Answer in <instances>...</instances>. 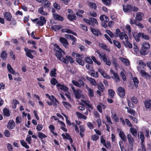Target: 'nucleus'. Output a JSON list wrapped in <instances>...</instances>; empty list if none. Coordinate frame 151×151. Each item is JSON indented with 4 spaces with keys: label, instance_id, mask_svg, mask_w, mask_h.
<instances>
[{
    "label": "nucleus",
    "instance_id": "obj_1",
    "mask_svg": "<svg viewBox=\"0 0 151 151\" xmlns=\"http://www.w3.org/2000/svg\"><path fill=\"white\" fill-rule=\"evenodd\" d=\"M95 52L99 55V58L100 59H102L104 62L105 63L106 65L109 66L111 65V61L109 59L107 58L106 53L100 52L99 50H97Z\"/></svg>",
    "mask_w": 151,
    "mask_h": 151
},
{
    "label": "nucleus",
    "instance_id": "obj_2",
    "mask_svg": "<svg viewBox=\"0 0 151 151\" xmlns=\"http://www.w3.org/2000/svg\"><path fill=\"white\" fill-rule=\"evenodd\" d=\"M72 55L73 57H76L75 60L76 61L79 65L83 66L84 65V61L82 60L84 58V56L83 55L73 52L72 53Z\"/></svg>",
    "mask_w": 151,
    "mask_h": 151
},
{
    "label": "nucleus",
    "instance_id": "obj_3",
    "mask_svg": "<svg viewBox=\"0 0 151 151\" xmlns=\"http://www.w3.org/2000/svg\"><path fill=\"white\" fill-rule=\"evenodd\" d=\"M62 49L61 50H56L55 55L58 59L62 61L64 63L68 64V61L65 58H63L62 56Z\"/></svg>",
    "mask_w": 151,
    "mask_h": 151
},
{
    "label": "nucleus",
    "instance_id": "obj_4",
    "mask_svg": "<svg viewBox=\"0 0 151 151\" xmlns=\"http://www.w3.org/2000/svg\"><path fill=\"white\" fill-rule=\"evenodd\" d=\"M71 88L77 99H80L81 97L84 98V96L81 94L82 91L81 90L79 89H76L73 86H71Z\"/></svg>",
    "mask_w": 151,
    "mask_h": 151
},
{
    "label": "nucleus",
    "instance_id": "obj_5",
    "mask_svg": "<svg viewBox=\"0 0 151 151\" xmlns=\"http://www.w3.org/2000/svg\"><path fill=\"white\" fill-rule=\"evenodd\" d=\"M123 8L124 11L126 13H130L132 11L133 6L129 4L123 5Z\"/></svg>",
    "mask_w": 151,
    "mask_h": 151
},
{
    "label": "nucleus",
    "instance_id": "obj_6",
    "mask_svg": "<svg viewBox=\"0 0 151 151\" xmlns=\"http://www.w3.org/2000/svg\"><path fill=\"white\" fill-rule=\"evenodd\" d=\"M46 22V20L45 17L42 16H40L39 17V20L36 22V24L39 26H42L45 24Z\"/></svg>",
    "mask_w": 151,
    "mask_h": 151
},
{
    "label": "nucleus",
    "instance_id": "obj_7",
    "mask_svg": "<svg viewBox=\"0 0 151 151\" xmlns=\"http://www.w3.org/2000/svg\"><path fill=\"white\" fill-rule=\"evenodd\" d=\"M118 93L120 97L123 98L125 94L124 89L122 87H119L118 88Z\"/></svg>",
    "mask_w": 151,
    "mask_h": 151
},
{
    "label": "nucleus",
    "instance_id": "obj_8",
    "mask_svg": "<svg viewBox=\"0 0 151 151\" xmlns=\"http://www.w3.org/2000/svg\"><path fill=\"white\" fill-rule=\"evenodd\" d=\"M42 2H44L43 6L44 8H49L48 12L50 11V10L51 8V7H50L51 4V3L47 0H43Z\"/></svg>",
    "mask_w": 151,
    "mask_h": 151
},
{
    "label": "nucleus",
    "instance_id": "obj_9",
    "mask_svg": "<svg viewBox=\"0 0 151 151\" xmlns=\"http://www.w3.org/2000/svg\"><path fill=\"white\" fill-rule=\"evenodd\" d=\"M15 127V124L13 120H10L7 123V127L9 129H13Z\"/></svg>",
    "mask_w": 151,
    "mask_h": 151
},
{
    "label": "nucleus",
    "instance_id": "obj_10",
    "mask_svg": "<svg viewBox=\"0 0 151 151\" xmlns=\"http://www.w3.org/2000/svg\"><path fill=\"white\" fill-rule=\"evenodd\" d=\"M59 40L60 42L63 44V46L65 48H66L67 46L69 45V43L67 39L63 37H60Z\"/></svg>",
    "mask_w": 151,
    "mask_h": 151
},
{
    "label": "nucleus",
    "instance_id": "obj_11",
    "mask_svg": "<svg viewBox=\"0 0 151 151\" xmlns=\"http://www.w3.org/2000/svg\"><path fill=\"white\" fill-rule=\"evenodd\" d=\"M56 87H60V89L61 90H63L65 92L68 91L69 89L68 87L65 86L64 85L61 84L59 83L57 84Z\"/></svg>",
    "mask_w": 151,
    "mask_h": 151
},
{
    "label": "nucleus",
    "instance_id": "obj_12",
    "mask_svg": "<svg viewBox=\"0 0 151 151\" xmlns=\"http://www.w3.org/2000/svg\"><path fill=\"white\" fill-rule=\"evenodd\" d=\"M4 18L6 19L7 21H10L12 18V16L10 12H5L4 14Z\"/></svg>",
    "mask_w": 151,
    "mask_h": 151
},
{
    "label": "nucleus",
    "instance_id": "obj_13",
    "mask_svg": "<svg viewBox=\"0 0 151 151\" xmlns=\"http://www.w3.org/2000/svg\"><path fill=\"white\" fill-rule=\"evenodd\" d=\"M91 31L95 35L98 36L99 35H101L102 34L101 32L97 29H95L94 28H91Z\"/></svg>",
    "mask_w": 151,
    "mask_h": 151
},
{
    "label": "nucleus",
    "instance_id": "obj_14",
    "mask_svg": "<svg viewBox=\"0 0 151 151\" xmlns=\"http://www.w3.org/2000/svg\"><path fill=\"white\" fill-rule=\"evenodd\" d=\"M144 103L146 109H150L151 108V100L147 99L145 101Z\"/></svg>",
    "mask_w": 151,
    "mask_h": 151
},
{
    "label": "nucleus",
    "instance_id": "obj_15",
    "mask_svg": "<svg viewBox=\"0 0 151 151\" xmlns=\"http://www.w3.org/2000/svg\"><path fill=\"white\" fill-rule=\"evenodd\" d=\"M141 33L139 32V33H134L133 34V36L136 41L137 42H139L140 40V38H141Z\"/></svg>",
    "mask_w": 151,
    "mask_h": 151
},
{
    "label": "nucleus",
    "instance_id": "obj_16",
    "mask_svg": "<svg viewBox=\"0 0 151 151\" xmlns=\"http://www.w3.org/2000/svg\"><path fill=\"white\" fill-rule=\"evenodd\" d=\"M119 135V137L123 141L125 142L127 141V139L126 135L122 131H120Z\"/></svg>",
    "mask_w": 151,
    "mask_h": 151
},
{
    "label": "nucleus",
    "instance_id": "obj_17",
    "mask_svg": "<svg viewBox=\"0 0 151 151\" xmlns=\"http://www.w3.org/2000/svg\"><path fill=\"white\" fill-rule=\"evenodd\" d=\"M53 16L55 20L60 21H63L64 20V18L58 14H53Z\"/></svg>",
    "mask_w": 151,
    "mask_h": 151
},
{
    "label": "nucleus",
    "instance_id": "obj_18",
    "mask_svg": "<svg viewBox=\"0 0 151 151\" xmlns=\"http://www.w3.org/2000/svg\"><path fill=\"white\" fill-rule=\"evenodd\" d=\"M127 138L129 142V144L132 146H133L134 143V140L130 134L127 135Z\"/></svg>",
    "mask_w": 151,
    "mask_h": 151
},
{
    "label": "nucleus",
    "instance_id": "obj_19",
    "mask_svg": "<svg viewBox=\"0 0 151 151\" xmlns=\"http://www.w3.org/2000/svg\"><path fill=\"white\" fill-rule=\"evenodd\" d=\"M24 50L26 52L25 55L27 56L31 59L33 58V56L32 54L30 52L28 51V48H25Z\"/></svg>",
    "mask_w": 151,
    "mask_h": 151
},
{
    "label": "nucleus",
    "instance_id": "obj_20",
    "mask_svg": "<svg viewBox=\"0 0 151 151\" xmlns=\"http://www.w3.org/2000/svg\"><path fill=\"white\" fill-rule=\"evenodd\" d=\"M99 18L101 21H104L106 22H108L109 20V18L104 14L101 15Z\"/></svg>",
    "mask_w": 151,
    "mask_h": 151
},
{
    "label": "nucleus",
    "instance_id": "obj_21",
    "mask_svg": "<svg viewBox=\"0 0 151 151\" xmlns=\"http://www.w3.org/2000/svg\"><path fill=\"white\" fill-rule=\"evenodd\" d=\"M63 27V26L62 25H54L52 26L51 28L54 31H56L62 28Z\"/></svg>",
    "mask_w": 151,
    "mask_h": 151
},
{
    "label": "nucleus",
    "instance_id": "obj_22",
    "mask_svg": "<svg viewBox=\"0 0 151 151\" xmlns=\"http://www.w3.org/2000/svg\"><path fill=\"white\" fill-rule=\"evenodd\" d=\"M79 128L80 129V132L79 134L81 138H83L84 136V134L83 133H82L84 132L85 130V128L84 126L83 125H80L79 127Z\"/></svg>",
    "mask_w": 151,
    "mask_h": 151
},
{
    "label": "nucleus",
    "instance_id": "obj_23",
    "mask_svg": "<svg viewBox=\"0 0 151 151\" xmlns=\"http://www.w3.org/2000/svg\"><path fill=\"white\" fill-rule=\"evenodd\" d=\"M57 70L56 68H54L51 70L50 74V76L51 77H56L57 73L56 72Z\"/></svg>",
    "mask_w": 151,
    "mask_h": 151
},
{
    "label": "nucleus",
    "instance_id": "obj_24",
    "mask_svg": "<svg viewBox=\"0 0 151 151\" xmlns=\"http://www.w3.org/2000/svg\"><path fill=\"white\" fill-rule=\"evenodd\" d=\"M98 88L101 92H103L104 91L105 88L103 84L101 82H99L98 85Z\"/></svg>",
    "mask_w": 151,
    "mask_h": 151
},
{
    "label": "nucleus",
    "instance_id": "obj_25",
    "mask_svg": "<svg viewBox=\"0 0 151 151\" xmlns=\"http://www.w3.org/2000/svg\"><path fill=\"white\" fill-rule=\"evenodd\" d=\"M7 68L8 71L11 73L13 74H15V72L13 68L12 67L11 65L9 64H8L7 65Z\"/></svg>",
    "mask_w": 151,
    "mask_h": 151
},
{
    "label": "nucleus",
    "instance_id": "obj_26",
    "mask_svg": "<svg viewBox=\"0 0 151 151\" xmlns=\"http://www.w3.org/2000/svg\"><path fill=\"white\" fill-rule=\"evenodd\" d=\"M143 15V14L141 12L137 13L136 15L135 18L138 21H141L142 20V15Z\"/></svg>",
    "mask_w": 151,
    "mask_h": 151
},
{
    "label": "nucleus",
    "instance_id": "obj_27",
    "mask_svg": "<svg viewBox=\"0 0 151 151\" xmlns=\"http://www.w3.org/2000/svg\"><path fill=\"white\" fill-rule=\"evenodd\" d=\"M68 19L71 21H73L76 19V16L74 14H69L68 16Z\"/></svg>",
    "mask_w": 151,
    "mask_h": 151
},
{
    "label": "nucleus",
    "instance_id": "obj_28",
    "mask_svg": "<svg viewBox=\"0 0 151 151\" xmlns=\"http://www.w3.org/2000/svg\"><path fill=\"white\" fill-rule=\"evenodd\" d=\"M89 6L92 8L93 9L95 10H96L97 8V5L95 3H93L91 2H88Z\"/></svg>",
    "mask_w": 151,
    "mask_h": 151
},
{
    "label": "nucleus",
    "instance_id": "obj_29",
    "mask_svg": "<svg viewBox=\"0 0 151 151\" xmlns=\"http://www.w3.org/2000/svg\"><path fill=\"white\" fill-rule=\"evenodd\" d=\"M147 49H145V48L143 47H141V49L140 51V54L142 55H145L147 54Z\"/></svg>",
    "mask_w": 151,
    "mask_h": 151
},
{
    "label": "nucleus",
    "instance_id": "obj_30",
    "mask_svg": "<svg viewBox=\"0 0 151 151\" xmlns=\"http://www.w3.org/2000/svg\"><path fill=\"white\" fill-rule=\"evenodd\" d=\"M99 46L108 51H110L109 49L107 47V45L105 44L100 43L99 44Z\"/></svg>",
    "mask_w": 151,
    "mask_h": 151
},
{
    "label": "nucleus",
    "instance_id": "obj_31",
    "mask_svg": "<svg viewBox=\"0 0 151 151\" xmlns=\"http://www.w3.org/2000/svg\"><path fill=\"white\" fill-rule=\"evenodd\" d=\"M108 94L111 98H113L114 96L115 92L112 89H109L108 90Z\"/></svg>",
    "mask_w": 151,
    "mask_h": 151
},
{
    "label": "nucleus",
    "instance_id": "obj_32",
    "mask_svg": "<svg viewBox=\"0 0 151 151\" xmlns=\"http://www.w3.org/2000/svg\"><path fill=\"white\" fill-rule=\"evenodd\" d=\"M1 57L3 60L6 59L7 57V52L6 51L2 52L0 55Z\"/></svg>",
    "mask_w": 151,
    "mask_h": 151
},
{
    "label": "nucleus",
    "instance_id": "obj_33",
    "mask_svg": "<svg viewBox=\"0 0 151 151\" xmlns=\"http://www.w3.org/2000/svg\"><path fill=\"white\" fill-rule=\"evenodd\" d=\"M100 142L106 148L108 149V146L106 143V140L102 136H101Z\"/></svg>",
    "mask_w": 151,
    "mask_h": 151
},
{
    "label": "nucleus",
    "instance_id": "obj_34",
    "mask_svg": "<svg viewBox=\"0 0 151 151\" xmlns=\"http://www.w3.org/2000/svg\"><path fill=\"white\" fill-rule=\"evenodd\" d=\"M45 95L52 102L53 106L55 107L57 106V104L56 103V102H54L53 99H52L50 96L48 94H45Z\"/></svg>",
    "mask_w": 151,
    "mask_h": 151
},
{
    "label": "nucleus",
    "instance_id": "obj_35",
    "mask_svg": "<svg viewBox=\"0 0 151 151\" xmlns=\"http://www.w3.org/2000/svg\"><path fill=\"white\" fill-rule=\"evenodd\" d=\"M88 91V96L90 97H92L94 96V91L91 88H87Z\"/></svg>",
    "mask_w": 151,
    "mask_h": 151
},
{
    "label": "nucleus",
    "instance_id": "obj_36",
    "mask_svg": "<svg viewBox=\"0 0 151 151\" xmlns=\"http://www.w3.org/2000/svg\"><path fill=\"white\" fill-rule=\"evenodd\" d=\"M37 136L41 140L43 138L47 137V136L45 134L40 132H38Z\"/></svg>",
    "mask_w": 151,
    "mask_h": 151
},
{
    "label": "nucleus",
    "instance_id": "obj_37",
    "mask_svg": "<svg viewBox=\"0 0 151 151\" xmlns=\"http://www.w3.org/2000/svg\"><path fill=\"white\" fill-rule=\"evenodd\" d=\"M65 58L66 59L68 62H69V61L71 64H72L75 62V60L71 56L66 55L65 56Z\"/></svg>",
    "mask_w": 151,
    "mask_h": 151
},
{
    "label": "nucleus",
    "instance_id": "obj_38",
    "mask_svg": "<svg viewBox=\"0 0 151 151\" xmlns=\"http://www.w3.org/2000/svg\"><path fill=\"white\" fill-rule=\"evenodd\" d=\"M130 131L134 137H136L137 135V132L135 129L133 127H131L130 129Z\"/></svg>",
    "mask_w": 151,
    "mask_h": 151
},
{
    "label": "nucleus",
    "instance_id": "obj_39",
    "mask_svg": "<svg viewBox=\"0 0 151 151\" xmlns=\"http://www.w3.org/2000/svg\"><path fill=\"white\" fill-rule=\"evenodd\" d=\"M62 103L65 108L68 109H69V107H71V105L68 102L65 101H62Z\"/></svg>",
    "mask_w": 151,
    "mask_h": 151
},
{
    "label": "nucleus",
    "instance_id": "obj_40",
    "mask_svg": "<svg viewBox=\"0 0 151 151\" xmlns=\"http://www.w3.org/2000/svg\"><path fill=\"white\" fill-rule=\"evenodd\" d=\"M111 114L113 116L112 118L116 122H118L119 121V119L116 113L111 112Z\"/></svg>",
    "mask_w": 151,
    "mask_h": 151
},
{
    "label": "nucleus",
    "instance_id": "obj_41",
    "mask_svg": "<svg viewBox=\"0 0 151 151\" xmlns=\"http://www.w3.org/2000/svg\"><path fill=\"white\" fill-rule=\"evenodd\" d=\"M65 134H66V135L64 133L62 134H61L62 136L63 137V138L64 139H67L69 140V139H71L72 138L71 137L70 134L68 133H66Z\"/></svg>",
    "mask_w": 151,
    "mask_h": 151
},
{
    "label": "nucleus",
    "instance_id": "obj_42",
    "mask_svg": "<svg viewBox=\"0 0 151 151\" xmlns=\"http://www.w3.org/2000/svg\"><path fill=\"white\" fill-rule=\"evenodd\" d=\"M20 143L21 145L26 148L29 149V147L27 145V143L24 140H21Z\"/></svg>",
    "mask_w": 151,
    "mask_h": 151
},
{
    "label": "nucleus",
    "instance_id": "obj_43",
    "mask_svg": "<svg viewBox=\"0 0 151 151\" xmlns=\"http://www.w3.org/2000/svg\"><path fill=\"white\" fill-rule=\"evenodd\" d=\"M4 114L7 116H9L10 115L9 111L6 108H5L3 109Z\"/></svg>",
    "mask_w": 151,
    "mask_h": 151
},
{
    "label": "nucleus",
    "instance_id": "obj_44",
    "mask_svg": "<svg viewBox=\"0 0 151 151\" xmlns=\"http://www.w3.org/2000/svg\"><path fill=\"white\" fill-rule=\"evenodd\" d=\"M87 79L90 81V83L93 85V86H96V80L91 78H87Z\"/></svg>",
    "mask_w": 151,
    "mask_h": 151
},
{
    "label": "nucleus",
    "instance_id": "obj_45",
    "mask_svg": "<svg viewBox=\"0 0 151 151\" xmlns=\"http://www.w3.org/2000/svg\"><path fill=\"white\" fill-rule=\"evenodd\" d=\"M84 60L86 62L88 63L92 64L93 63V61L89 57L85 58L84 59Z\"/></svg>",
    "mask_w": 151,
    "mask_h": 151
},
{
    "label": "nucleus",
    "instance_id": "obj_46",
    "mask_svg": "<svg viewBox=\"0 0 151 151\" xmlns=\"http://www.w3.org/2000/svg\"><path fill=\"white\" fill-rule=\"evenodd\" d=\"M121 60L122 62L125 64L127 66L129 65V60L127 59L124 58H121Z\"/></svg>",
    "mask_w": 151,
    "mask_h": 151
},
{
    "label": "nucleus",
    "instance_id": "obj_47",
    "mask_svg": "<svg viewBox=\"0 0 151 151\" xmlns=\"http://www.w3.org/2000/svg\"><path fill=\"white\" fill-rule=\"evenodd\" d=\"M133 80L135 86L136 88L137 87L138 84L139 82L137 78L136 77H134L133 78Z\"/></svg>",
    "mask_w": 151,
    "mask_h": 151
},
{
    "label": "nucleus",
    "instance_id": "obj_48",
    "mask_svg": "<svg viewBox=\"0 0 151 151\" xmlns=\"http://www.w3.org/2000/svg\"><path fill=\"white\" fill-rule=\"evenodd\" d=\"M113 42L114 45L116 46L119 49L121 48V45L120 43L115 40H113Z\"/></svg>",
    "mask_w": 151,
    "mask_h": 151
},
{
    "label": "nucleus",
    "instance_id": "obj_49",
    "mask_svg": "<svg viewBox=\"0 0 151 151\" xmlns=\"http://www.w3.org/2000/svg\"><path fill=\"white\" fill-rule=\"evenodd\" d=\"M143 44L142 46L144 47L146 49L148 50L150 47V45L148 42H145L143 43Z\"/></svg>",
    "mask_w": 151,
    "mask_h": 151
},
{
    "label": "nucleus",
    "instance_id": "obj_50",
    "mask_svg": "<svg viewBox=\"0 0 151 151\" xmlns=\"http://www.w3.org/2000/svg\"><path fill=\"white\" fill-rule=\"evenodd\" d=\"M103 4L106 6H109L111 4V0H102Z\"/></svg>",
    "mask_w": 151,
    "mask_h": 151
},
{
    "label": "nucleus",
    "instance_id": "obj_51",
    "mask_svg": "<svg viewBox=\"0 0 151 151\" xmlns=\"http://www.w3.org/2000/svg\"><path fill=\"white\" fill-rule=\"evenodd\" d=\"M99 136L96 135L94 134L91 136V139L93 141H96L99 138Z\"/></svg>",
    "mask_w": 151,
    "mask_h": 151
},
{
    "label": "nucleus",
    "instance_id": "obj_52",
    "mask_svg": "<svg viewBox=\"0 0 151 151\" xmlns=\"http://www.w3.org/2000/svg\"><path fill=\"white\" fill-rule=\"evenodd\" d=\"M141 38L147 40H149L150 39L149 36L144 33L141 32Z\"/></svg>",
    "mask_w": 151,
    "mask_h": 151
},
{
    "label": "nucleus",
    "instance_id": "obj_53",
    "mask_svg": "<svg viewBox=\"0 0 151 151\" xmlns=\"http://www.w3.org/2000/svg\"><path fill=\"white\" fill-rule=\"evenodd\" d=\"M67 38L69 37L70 39L72 40L74 42H76L77 41L76 38L73 35L68 34L66 35Z\"/></svg>",
    "mask_w": 151,
    "mask_h": 151
},
{
    "label": "nucleus",
    "instance_id": "obj_54",
    "mask_svg": "<svg viewBox=\"0 0 151 151\" xmlns=\"http://www.w3.org/2000/svg\"><path fill=\"white\" fill-rule=\"evenodd\" d=\"M50 83L53 85H55L58 82L56 79L55 78H52L50 80Z\"/></svg>",
    "mask_w": 151,
    "mask_h": 151
},
{
    "label": "nucleus",
    "instance_id": "obj_55",
    "mask_svg": "<svg viewBox=\"0 0 151 151\" xmlns=\"http://www.w3.org/2000/svg\"><path fill=\"white\" fill-rule=\"evenodd\" d=\"M91 75L95 78H98L99 77V74L98 72H95L94 70H93L91 73Z\"/></svg>",
    "mask_w": 151,
    "mask_h": 151
},
{
    "label": "nucleus",
    "instance_id": "obj_56",
    "mask_svg": "<svg viewBox=\"0 0 151 151\" xmlns=\"http://www.w3.org/2000/svg\"><path fill=\"white\" fill-rule=\"evenodd\" d=\"M72 82L73 84L76 86L79 87H81V85L80 84V83L78 81H76L73 80Z\"/></svg>",
    "mask_w": 151,
    "mask_h": 151
},
{
    "label": "nucleus",
    "instance_id": "obj_57",
    "mask_svg": "<svg viewBox=\"0 0 151 151\" xmlns=\"http://www.w3.org/2000/svg\"><path fill=\"white\" fill-rule=\"evenodd\" d=\"M127 112L128 113L130 114L131 115H132L133 116H135L136 112L133 109L130 108L129 111H127Z\"/></svg>",
    "mask_w": 151,
    "mask_h": 151
},
{
    "label": "nucleus",
    "instance_id": "obj_58",
    "mask_svg": "<svg viewBox=\"0 0 151 151\" xmlns=\"http://www.w3.org/2000/svg\"><path fill=\"white\" fill-rule=\"evenodd\" d=\"M90 19L91 22L93 23L92 25H93L95 24H98V22L96 19L93 17H91Z\"/></svg>",
    "mask_w": 151,
    "mask_h": 151
},
{
    "label": "nucleus",
    "instance_id": "obj_59",
    "mask_svg": "<svg viewBox=\"0 0 151 151\" xmlns=\"http://www.w3.org/2000/svg\"><path fill=\"white\" fill-rule=\"evenodd\" d=\"M7 147L9 151H13V147L10 144L8 143L7 144Z\"/></svg>",
    "mask_w": 151,
    "mask_h": 151
},
{
    "label": "nucleus",
    "instance_id": "obj_60",
    "mask_svg": "<svg viewBox=\"0 0 151 151\" xmlns=\"http://www.w3.org/2000/svg\"><path fill=\"white\" fill-rule=\"evenodd\" d=\"M32 140L31 137V136L27 135V137L26 138V141L29 144L31 143Z\"/></svg>",
    "mask_w": 151,
    "mask_h": 151
},
{
    "label": "nucleus",
    "instance_id": "obj_61",
    "mask_svg": "<svg viewBox=\"0 0 151 151\" xmlns=\"http://www.w3.org/2000/svg\"><path fill=\"white\" fill-rule=\"evenodd\" d=\"M139 138L141 139V142H144L145 141V137L144 135L142 132H140Z\"/></svg>",
    "mask_w": 151,
    "mask_h": 151
},
{
    "label": "nucleus",
    "instance_id": "obj_62",
    "mask_svg": "<svg viewBox=\"0 0 151 151\" xmlns=\"http://www.w3.org/2000/svg\"><path fill=\"white\" fill-rule=\"evenodd\" d=\"M53 6L54 8L58 10H60V7L59 4L57 3H55L53 4Z\"/></svg>",
    "mask_w": 151,
    "mask_h": 151
},
{
    "label": "nucleus",
    "instance_id": "obj_63",
    "mask_svg": "<svg viewBox=\"0 0 151 151\" xmlns=\"http://www.w3.org/2000/svg\"><path fill=\"white\" fill-rule=\"evenodd\" d=\"M9 54L11 56V58L13 60H15L16 59V57L15 55L14 54V52L12 50H11L9 52Z\"/></svg>",
    "mask_w": 151,
    "mask_h": 151
},
{
    "label": "nucleus",
    "instance_id": "obj_64",
    "mask_svg": "<svg viewBox=\"0 0 151 151\" xmlns=\"http://www.w3.org/2000/svg\"><path fill=\"white\" fill-rule=\"evenodd\" d=\"M141 147L140 148L142 151H147L145 147V145L144 144V142H140Z\"/></svg>",
    "mask_w": 151,
    "mask_h": 151
}]
</instances>
